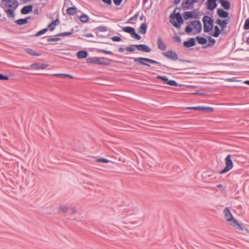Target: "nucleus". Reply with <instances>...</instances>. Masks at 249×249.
Listing matches in <instances>:
<instances>
[{
	"instance_id": "nucleus-1",
	"label": "nucleus",
	"mask_w": 249,
	"mask_h": 249,
	"mask_svg": "<svg viewBox=\"0 0 249 249\" xmlns=\"http://www.w3.org/2000/svg\"><path fill=\"white\" fill-rule=\"evenodd\" d=\"M177 9L181 10V8H176V9L171 13L169 16L170 21L171 24L176 28L179 29L181 25L183 23L184 20L181 14L179 12L176 13Z\"/></svg>"
},
{
	"instance_id": "nucleus-2",
	"label": "nucleus",
	"mask_w": 249,
	"mask_h": 249,
	"mask_svg": "<svg viewBox=\"0 0 249 249\" xmlns=\"http://www.w3.org/2000/svg\"><path fill=\"white\" fill-rule=\"evenodd\" d=\"M9 3H7L4 4V7L9 8L5 10V12L8 18H14L15 17L14 11L18 8L19 4L17 0H11Z\"/></svg>"
},
{
	"instance_id": "nucleus-3",
	"label": "nucleus",
	"mask_w": 249,
	"mask_h": 249,
	"mask_svg": "<svg viewBox=\"0 0 249 249\" xmlns=\"http://www.w3.org/2000/svg\"><path fill=\"white\" fill-rule=\"evenodd\" d=\"M224 213L227 221L231 222V225L235 228L241 231L243 230V228L242 226L234 219L228 208H226L224 210Z\"/></svg>"
},
{
	"instance_id": "nucleus-4",
	"label": "nucleus",
	"mask_w": 249,
	"mask_h": 249,
	"mask_svg": "<svg viewBox=\"0 0 249 249\" xmlns=\"http://www.w3.org/2000/svg\"><path fill=\"white\" fill-rule=\"evenodd\" d=\"M112 60L105 58L101 57L100 58L94 57H88L87 58V62L88 63H93L100 65L108 66L110 65Z\"/></svg>"
},
{
	"instance_id": "nucleus-5",
	"label": "nucleus",
	"mask_w": 249,
	"mask_h": 249,
	"mask_svg": "<svg viewBox=\"0 0 249 249\" xmlns=\"http://www.w3.org/2000/svg\"><path fill=\"white\" fill-rule=\"evenodd\" d=\"M236 154L228 155L225 158V166L219 172V174H223L226 173L231 170L233 166L231 158L236 160L235 157Z\"/></svg>"
},
{
	"instance_id": "nucleus-6",
	"label": "nucleus",
	"mask_w": 249,
	"mask_h": 249,
	"mask_svg": "<svg viewBox=\"0 0 249 249\" xmlns=\"http://www.w3.org/2000/svg\"><path fill=\"white\" fill-rule=\"evenodd\" d=\"M202 22L203 23V31L205 33H209L213 30L214 23L212 18L205 15L202 18Z\"/></svg>"
},
{
	"instance_id": "nucleus-7",
	"label": "nucleus",
	"mask_w": 249,
	"mask_h": 249,
	"mask_svg": "<svg viewBox=\"0 0 249 249\" xmlns=\"http://www.w3.org/2000/svg\"><path fill=\"white\" fill-rule=\"evenodd\" d=\"M134 62L137 64V65H144L148 67H150V65L149 64L146 63V62H148L151 64H157L160 66H161V63H160L159 62L146 57L134 58Z\"/></svg>"
},
{
	"instance_id": "nucleus-8",
	"label": "nucleus",
	"mask_w": 249,
	"mask_h": 249,
	"mask_svg": "<svg viewBox=\"0 0 249 249\" xmlns=\"http://www.w3.org/2000/svg\"><path fill=\"white\" fill-rule=\"evenodd\" d=\"M194 28L196 29L197 33H199L202 30V25L201 22L199 20H195L191 21L190 24L187 26L185 29V32L187 34L191 33Z\"/></svg>"
},
{
	"instance_id": "nucleus-9",
	"label": "nucleus",
	"mask_w": 249,
	"mask_h": 249,
	"mask_svg": "<svg viewBox=\"0 0 249 249\" xmlns=\"http://www.w3.org/2000/svg\"><path fill=\"white\" fill-rule=\"evenodd\" d=\"M162 54L171 60L176 61L178 60L182 63H190L191 61L187 60L178 59L177 53L172 50H168L166 52L162 53Z\"/></svg>"
},
{
	"instance_id": "nucleus-10",
	"label": "nucleus",
	"mask_w": 249,
	"mask_h": 249,
	"mask_svg": "<svg viewBox=\"0 0 249 249\" xmlns=\"http://www.w3.org/2000/svg\"><path fill=\"white\" fill-rule=\"evenodd\" d=\"M121 28L124 32L129 34L135 39L140 40L142 38L141 36L136 32L134 28L130 26L122 27Z\"/></svg>"
},
{
	"instance_id": "nucleus-11",
	"label": "nucleus",
	"mask_w": 249,
	"mask_h": 249,
	"mask_svg": "<svg viewBox=\"0 0 249 249\" xmlns=\"http://www.w3.org/2000/svg\"><path fill=\"white\" fill-rule=\"evenodd\" d=\"M121 28L124 32L129 34L135 39L140 40L142 38L141 36L136 32L134 28L130 26L122 27Z\"/></svg>"
},
{
	"instance_id": "nucleus-12",
	"label": "nucleus",
	"mask_w": 249,
	"mask_h": 249,
	"mask_svg": "<svg viewBox=\"0 0 249 249\" xmlns=\"http://www.w3.org/2000/svg\"><path fill=\"white\" fill-rule=\"evenodd\" d=\"M156 78L158 79L161 80L164 84H167L169 86L177 87L178 85L176 81L173 80H169L167 77L166 76L158 75L156 77Z\"/></svg>"
},
{
	"instance_id": "nucleus-13",
	"label": "nucleus",
	"mask_w": 249,
	"mask_h": 249,
	"mask_svg": "<svg viewBox=\"0 0 249 249\" xmlns=\"http://www.w3.org/2000/svg\"><path fill=\"white\" fill-rule=\"evenodd\" d=\"M156 78L158 79L161 80L164 84H167L169 86L177 87L178 85L176 81L173 80H169L167 77L166 76L158 75L156 77Z\"/></svg>"
},
{
	"instance_id": "nucleus-14",
	"label": "nucleus",
	"mask_w": 249,
	"mask_h": 249,
	"mask_svg": "<svg viewBox=\"0 0 249 249\" xmlns=\"http://www.w3.org/2000/svg\"><path fill=\"white\" fill-rule=\"evenodd\" d=\"M229 21L230 19L228 18L224 19L223 20H221L220 18H217L215 21V23L221 27L223 34H226V32H225L224 30L227 27Z\"/></svg>"
},
{
	"instance_id": "nucleus-15",
	"label": "nucleus",
	"mask_w": 249,
	"mask_h": 249,
	"mask_svg": "<svg viewBox=\"0 0 249 249\" xmlns=\"http://www.w3.org/2000/svg\"><path fill=\"white\" fill-rule=\"evenodd\" d=\"M183 18L185 20L189 19L197 18L198 17V14L195 11H186L184 12L183 14Z\"/></svg>"
},
{
	"instance_id": "nucleus-16",
	"label": "nucleus",
	"mask_w": 249,
	"mask_h": 249,
	"mask_svg": "<svg viewBox=\"0 0 249 249\" xmlns=\"http://www.w3.org/2000/svg\"><path fill=\"white\" fill-rule=\"evenodd\" d=\"M187 109L198 110L203 111L204 112L210 113L213 111V108L212 107H187Z\"/></svg>"
},
{
	"instance_id": "nucleus-17",
	"label": "nucleus",
	"mask_w": 249,
	"mask_h": 249,
	"mask_svg": "<svg viewBox=\"0 0 249 249\" xmlns=\"http://www.w3.org/2000/svg\"><path fill=\"white\" fill-rule=\"evenodd\" d=\"M196 2L191 0H184L182 2L181 6L184 10L190 9L194 7V4Z\"/></svg>"
},
{
	"instance_id": "nucleus-18",
	"label": "nucleus",
	"mask_w": 249,
	"mask_h": 249,
	"mask_svg": "<svg viewBox=\"0 0 249 249\" xmlns=\"http://www.w3.org/2000/svg\"><path fill=\"white\" fill-rule=\"evenodd\" d=\"M135 47L139 51L144 53H149L151 49L148 45L145 44H134Z\"/></svg>"
},
{
	"instance_id": "nucleus-19",
	"label": "nucleus",
	"mask_w": 249,
	"mask_h": 249,
	"mask_svg": "<svg viewBox=\"0 0 249 249\" xmlns=\"http://www.w3.org/2000/svg\"><path fill=\"white\" fill-rule=\"evenodd\" d=\"M216 13L219 18H224V19H228V18L229 19H230L229 13L228 12L226 11L225 10L221 9V8H218L217 9Z\"/></svg>"
},
{
	"instance_id": "nucleus-20",
	"label": "nucleus",
	"mask_w": 249,
	"mask_h": 249,
	"mask_svg": "<svg viewBox=\"0 0 249 249\" xmlns=\"http://www.w3.org/2000/svg\"><path fill=\"white\" fill-rule=\"evenodd\" d=\"M48 66V65L44 63H35L31 65L29 67L32 69L44 70Z\"/></svg>"
},
{
	"instance_id": "nucleus-21",
	"label": "nucleus",
	"mask_w": 249,
	"mask_h": 249,
	"mask_svg": "<svg viewBox=\"0 0 249 249\" xmlns=\"http://www.w3.org/2000/svg\"><path fill=\"white\" fill-rule=\"evenodd\" d=\"M206 4L207 9L211 11H213L217 6L216 0H207Z\"/></svg>"
},
{
	"instance_id": "nucleus-22",
	"label": "nucleus",
	"mask_w": 249,
	"mask_h": 249,
	"mask_svg": "<svg viewBox=\"0 0 249 249\" xmlns=\"http://www.w3.org/2000/svg\"><path fill=\"white\" fill-rule=\"evenodd\" d=\"M184 47L186 48H190L193 47L196 44V41L195 38H189L187 41H185L183 43Z\"/></svg>"
},
{
	"instance_id": "nucleus-23",
	"label": "nucleus",
	"mask_w": 249,
	"mask_h": 249,
	"mask_svg": "<svg viewBox=\"0 0 249 249\" xmlns=\"http://www.w3.org/2000/svg\"><path fill=\"white\" fill-rule=\"evenodd\" d=\"M33 5L30 4L29 5L24 6L21 10V14L23 15H27L33 11Z\"/></svg>"
},
{
	"instance_id": "nucleus-24",
	"label": "nucleus",
	"mask_w": 249,
	"mask_h": 249,
	"mask_svg": "<svg viewBox=\"0 0 249 249\" xmlns=\"http://www.w3.org/2000/svg\"><path fill=\"white\" fill-rule=\"evenodd\" d=\"M219 2L223 7V9L228 10L231 8V3L228 0H219Z\"/></svg>"
},
{
	"instance_id": "nucleus-25",
	"label": "nucleus",
	"mask_w": 249,
	"mask_h": 249,
	"mask_svg": "<svg viewBox=\"0 0 249 249\" xmlns=\"http://www.w3.org/2000/svg\"><path fill=\"white\" fill-rule=\"evenodd\" d=\"M157 45L158 48L162 51L165 50L167 47L166 44L160 37H158L157 39Z\"/></svg>"
},
{
	"instance_id": "nucleus-26",
	"label": "nucleus",
	"mask_w": 249,
	"mask_h": 249,
	"mask_svg": "<svg viewBox=\"0 0 249 249\" xmlns=\"http://www.w3.org/2000/svg\"><path fill=\"white\" fill-rule=\"evenodd\" d=\"M77 57L79 59H83L86 58L88 55V53L85 50H81L77 53Z\"/></svg>"
},
{
	"instance_id": "nucleus-27",
	"label": "nucleus",
	"mask_w": 249,
	"mask_h": 249,
	"mask_svg": "<svg viewBox=\"0 0 249 249\" xmlns=\"http://www.w3.org/2000/svg\"><path fill=\"white\" fill-rule=\"evenodd\" d=\"M147 24L146 23H142L138 29L139 32L141 34H145L147 32Z\"/></svg>"
},
{
	"instance_id": "nucleus-28",
	"label": "nucleus",
	"mask_w": 249,
	"mask_h": 249,
	"mask_svg": "<svg viewBox=\"0 0 249 249\" xmlns=\"http://www.w3.org/2000/svg\"><path fill=\"white\" fill-rule=\"evenodd\" d=\"M30 17H28L24 18H20L16 20L15 21V23H16L18 25H24L28 23V20L30 19Z\"/></svg>"
},
{
	"instance_id": "nucleus-29",
	"label": "nucleus",
	"mask_w": 249,
	"mask_h": 249,
	"mask_svg": "<svg viewBox=\"0 0 249 249\" xmlns=\"http://www.w3.org/2000/svg\"><path fill=\"white\" fill-rule=\"evenodd\" d=\"M197 43L200 45H205L207 43V40L204 37L197 36L196 37Z\"/></svg>"
},
{
	"instance_id": "nucleus-30",
	"label": "nucleus",
	"mask_w": 249,
	"mask_h": 249,
	"mask_svg": "<svg viewBox=\"0 0 249 249\" xmlns=\"http://www.w3.org/2000/svg\"><path fill=\"white\" fill-rule=\"evenodd\" d=\"M77 12V9L74 6L69 7L66 10L67 14L69 15H73L75 14Z\"/></svg>"
},
{
	"instance_id": "nucleus-31",
	"label": "nucleus",
	"mask_w": 249,
	"mask_h": 249,
	"mask_svg": "<svg viewBox=\"0 0 249 249\" xmlns=\"http://www.w3.org/2000/svg\"><path fill=\"white\" fill-rule=\"evenodd\" d=\"M25 52L33 56H38L41 55V53L36 52L31 48L25 49Z\"/></svg>"
},
{
	"instance_id": "nucleus-32",
	"label": "nucleus",
	"mask_w": 249,
	"mask_h": 249,
	"mask_svg": "<svg viewBox=\"0 0 249 249\" xmlns=\"http://www.w3.org/2000/svg\"><path fill=\"white\" fill-rule=\"evenodd\" d=\"M221 33H222L221 30L217 26H215L214 27V32L212 34V36L214 37H218Z\"/></svg>"
},
{
	"instance_id": "nucleus-33",
	"label": "nucleus",
	"mask_w": 249,
	"mask_h": 249,
	"mask_svg": "<svg viewBox=\"0 0 249 249\" xmlns=\"http://www.w3.org/2000/svg\"><path fill=\"white\" fill-rule=\"evenodd\" d=\"M208 40H209V43L208 44H207V45L205 46H203V48H207V47H212L213 45H214L215 43V40L211 37V36H209L208 37Z\"/></svg>"
},
{
	"instance_id": "nucleus-34",
	"label": "nucleus",
	"mask_w": 249,
	"mask_h": 249,
	"mask_svg": "<svg viewBox=\"0 0 249 249\" xmlns=\"http://www.w3.org/2000/svg\"><path fill=\"white\" fill-rule=\"evenodd\" d=\"M89 19V16L85 14H82L79 17V20L81 22L83 23H86L88 21Z\"/></svg>"
},
{
	"instance_id": "nucleus-35",
	"label": "nucleus",
	"mask_w": 249,
	"mask_h": 249,
	"mask_svg": "<svg viewBox=\"0 0 249 249\" xmlns=\"http://www.w3.org/2000/svg\"><path fill=\"white\" fill-rule=\"evenodd\" d=\"M53 76H57V77H62V78H73V76L71 75H70L69 74H65V73H56V74H54L53 75Z\"/></svg>"
},
{
	"instance_id": "nucleus-36",
	"label": "nucleus",
	"mask_w": 249,
	"mask_h": 249,
	"mask_svg": "<svg viewBox=\"0 0 249 249\" xmlns=\"http://www.w3.org/2000/svg\"><path fill=\"white\" fill-rule=\"evenodd\" d=\"M95 50L98 53H103L106 54H114V53L111 51H107V50H105L102 49L96 48Z\"/></svg>"
},
{
	"instance_id": "nucleus-37",
	"label": "nucleus",
	"mask_w": 249,
	"mask_h": 249,
	"mask_svg": "<svg viewBox=\"0 0 249 249\" xmlns=\"http://www.w3.org/2000/svg\"><path fill=\"white\" fill-rule=\"evenodd\" d=\"M97 32H106L108 30L107 28L103 26H100L95 28V29Z\"/></svg>"
},
{
	"instance_id": "nucleus-38",
	"label": "nucleus",
	"mask_w": 249,
	"mask_h": 249,
	"mask_svg": "<svg viewBox=\"0 0 249 249\" xmlns=\"http://www.w3.org/2000/svg\"><path fill=\"white\" fill-rule=\"evenodd\" d=\"M48 31V28H44L40 31H38L36 35L35 36H38L42 35L44 34Z\"/></svg>"
},
{
	"instance_id": "nucleus-39",
	"label": "nucleus",
	"mask_w": 249,
	"mask_h": 249,
	"mask_svg": "<svg viewBox=\"0 0 249 249\" xmlns=\"http://www.w3.org/2000/svg\"><path fill=\"white\" fill-rule=\"evenodd\" d=\"M70 35H71V33H69V32H66L60 33L57 34L55 36H69Z\"/></svg>"
},
{
	"instance_id": "nucleus-40",
	"label": "nucleus",
	"mask_w": 249,
	"mask_h": 249,
	"mask_svg": "<svg viewBox=\"0 0 249 249\" xmlns=\"http://www.w3.org/2000/svg\"><path fill=\"white\" fill-rule=\"evenodd\" d=\"M244 29L245 30H249V18H247L244 25Z\"/></svg>"
},
{
	"instance_id": "nucleus-41",
	"label": "nucleus",
	"mask_w": 249,
	"mask_h": 249,
	"mask_svg": "<svg viewBox=\"0 0 249 249\" xmlns=\"http://www.w3.org/2000/svg\"><path fill=\"white\" fill-rule=\"evenodd\" d=\"M135 46H133V45H132L130 46L126 47L125 48V50L130 52H133L135 51L134 49Z\"/></svg>"
},
{
	"instance_id": "nucleus-42",
	"label": "nucleus",
	"mask_w": 249,
	"mask_h": 249,
	"mask_svg": "<svg viewBox=\"0 0 249 249\" xmlns=\"http://www.w3.org/2000/svg\"><path fill=\"white\" fill-rule=\"evenodd\" d=\"M59 209L63 212H67L68 210V208L67 207V206L65 205H60L59 207Z\"/></svg>"
},
{
	"instance_id": "nucleus-43",
	"label": "nucleus",
	"mask_w": 249,
	"mask_h": 249,
	"mask_svg": "<svg viewBox=\"0 0 249 249\" xmlns=\"http://www.w3.org/2000/svg\"><path fill=\"white\" fill-rule=\"evenodd\" d=\"M139 16V12L135 14L133 17H132L131 18H129V21L127 22L128 23L129 22L133 21V20H136L138 17Z\"/></svg>"
},
{
	"instance_id": "nucleus-44",
	"label": "nucleus",
	"mask_w": 249,
	"mask_h": 249,
	"mask_svg": "<svg viewBox=\"0 0 249 249\" xmlns=\"http://www.w3.org/2000/svg\"><path fill=\"white\" fill-rule=\"evenodd\" d=\"M96 161L103 163H107L109 162V160L105 158H100L96 160Z\"/></svg>"
},
{
	"instance_id": "nucleus-45",
	"label": "nucleus",
	"mask_w": 249,
	"mask_h": 249,
	"mask_svg": "<svg viewBox=\"0 0 249 249\" xmlns=\"http://www.w3.org/2000/svg\"><path fill=\"white\" fill-rule=\"evenodd\" d=\"M111 39L113 41L115 42H119L121 41L122 39L119 36H114L111 37Z\"/></svg>"
},
{
	"instance_id": "nucleus-46",
	"label": "nucleus",
	"mask_w": 249,
	"mask_h": 249,
	"mask_svg": "<svg viewBox=\"0 0 249 249\" xmlns=\"http://www.w3.org/2000/svg\"><path fill=\"white\" fill-rule=\"evenodd\" d=\"M61 39L59 37H50L47 39L48 42H51V41H57L60 40Z\"/></svg>"
},
{
	"instance_id": "nucleus-47",
	"label": "nucleus",
	"mask_w": 249,
	"mask_h": 249,
	"mask_svg": "<svg viewBox=\"0 0 249 249\" xmlns=\"http://www.w3.org/2000/svg\"><path fill=\"white\" fill-rule=\"evenodd\" d=\"M9 79V77L7 75H3L1 73H0V80H8Z\"/></svg>"
},
{
	"instance_id": "nucleus-48",
	"label": "nucleus",
	"mask_w": 249,
	"mask_h": 249,
	"mask_svg": "<svg viewBox=\"0 0 249 249\" xmlns=\"http://www.w3.org/2000/svg\"><path fill=\"white\" fill-rule=\"evenodd\" d=\"M55 26H54L52 22H51L48 25L47 28H48L50 31H53L54 30Z\"/></svg>"
},
{
	"instance_id": "nucleus-49",
	"label": "nucleus",
	"mask_w": 249,
	"mask_h": 249,
	"mask_svg": "<svg viewBox=\"0 0 249 249\" xmlns=\"http://www.w3.org/2000/svg\"><path fill=\"white\" fill-rule=\"evenodd\" d=\"M173 39L174 40L178 42V43H180L181 42V38L180 37V36H175L174 37H173Z\"/></svg>"
},
{
	"instance_id": "nucleus-50",
	"label": "nucleus",
	"mask_w": 249,
	"mask_h": 249,
	"mask_svg": "<svg viewBox=\"0 0 249 249\" xmlns=\"http://www.w3.org/2000/svg\"><path fill=\"white\" fill-rule=\"evenodd\" d=\"M60 22L59 19L58 18H57L55 20L52 21L51 22L54 26H56L57 25L59 24Z\"/></svg>"
},
{
	"instance_id": "nucleus-51",
	"label": "nucleus",
	"mask_w": 249,
	"mask_h": 249,
	"mask_svg": "<svg viewBox=\"0 0 249 249\" xmlns=\"http://www.w3.org/2000/svg\"><path fill=\"white\" fill-rule=\"evenodd\" d=\"M113 1L115 5L119 6L121 4L123 0H113Z\"/></svg>"
},
{
	"instance_id": "nucleus-52",
	"label": "nucleus",
	"mask_w": 249,
	"mask_h": 249,
	"mask_svg": "<svg viewBox=\"0 0 249 249\" xmlns=\"http://www.w3.org/2000/svg\"><path fill=\"white\" fill-rule=\"evenodd\" d=\"M103 2L107 4L108 5H110L112 3L111 0H102Z\"/></svg>"
},
{
	"instance_id": "nucleus-53",
	"label": "nucleus",
	"mask_w": 249,
	"mask_h": 249,
	"mask_svg": "<svg viewBox=\"0 0 249 249\" xmlns=\"http://www.w3.org/2000/svg\"><path fill=\"white\" fill-rule=\"evenodd\" d=\"M193 94H195V95H204L205 94V93L203 92H194V93H192Z\"/></svg>"
},
{
	"instance_id": "nucleus-54",
	"label": "nucleus",
	"mask_w": 249,
	"mask_h": 249,
	"mask_svg": "<svg viewBox=\"0 0 249 249\" xmlns=\"http://www.w3.org/2000/svg\"><path fill=\"white\" fill-rule=\"evenodd\" d=\"M83 36H86V37H93V35L92 34H91V33H88V34H84Z\"/></svg>"
},
{
	"instance_id": "nucleus-55",
	"label": "nucleus",
	"mask_w": 249,
	"mask_h": 249,
	"mask_svg": "<svg viewBox=\"0 0 249 249\" xmlns=\"http://www.w3.org/2000/svg\"><path fill=\"white\" fill-rule=\"evenodd\" d=\"M125 49L123 47H120L119 49H118V51L120 53H122L123 52H124V51L125 50Z\"/></svg>"
},
{
	"instance_id": "nucleus-56",
	"label": "nucleus",
	"mask_w": 249,
	"mask_h": 249,
	"mask_svg": "<svg viewBox=\"0 0 249 249\" xmlns=\"http://www.w3.org/2000/svg\"><path fill=\"white\" fill-rule=\"evenodd\" d=\"M203 176H204L205 177H211V175L210 174H208V172L204 173L203 174Z\"/></svg>"
},
{
	"instance_id": "nucleus-57",
	"label": "nucleus",
	"mask_w": 249,
	"mask_h": 249,
	"mask_svg": "<svg viewBox=\"0 0 249 249\" xmlns=\"http://www.w3.org/2000/svg\"><path fill=\"white\" fill-rule=\"evenodd\" d=\"M181 0H174V3L175 4L177 5L178 4Z\"/></svg>"
},
{
	"instance_id": "nucleus-58",
	"label": "nucleus",
	"mask_w": 249,
	"mask_h": 249,
	"mask_svg": "<svg viewBox=\"0 0 249 249\" xmlns=\"http://www.w3.org/2000/svg\"><path fill=\"white\" fill-rule=\"evenodd\" d=\"M34 13L36 14V15H38V13H39V11H38V9L36 8L34 10Z\"/></svg>"
},
{
	"instance_id": "nucleus-59",
	"label": "nucleus",
	"mask_w": 249,
	"mask_h": 249,
	"mask_svg": "<svg viewBox=\"0 0 249 249\" xmlns=\"http://www.w3.org/2000/svg\"><path fill=\"white\" fill-rule=\"evenodd\" d=\"M72 213H76L77 212V210L75 208H72Z\"/></svg>"
},
{
	"instance_id": "nucleus-60",
	"label": "nucleus",
	"mask_w": 249,
	"mask_h": 249,
	"mask_svg": "<svg viewBox=\"0 0 249 249\" xmlns=\"http://www.w3.org/2000/svg\"><path fill=\"white\" fill-rule=\"evenodd\" d=\"M11 0H2V2H5L6 3H9Z\"/></svg>"
},
{
	"instance_id": "nucleus-61",
	"label": "nucleus",
	"mask_w": 249,
	"mask_h": 249,
	"mask_svg": "<svg viewBox=\"0 0 249 249\" xmlns=\"http://www.w3.org/2000/svg\"><path fill=\"white\" fill-rule=\"evenodd\" d=\"M74 32V29L73 28L71 29V31L69 32V33H71V35H72Z\"/></svg>"
},
{
	"instance_id": "nucleus-62",
	"label": "nucleus",
	"mask_w": 249,
	"mask_h": 249,
	"mask_svg": "<svg viewBox=\"0 0 249 249\" xmlns=\"http://www.w3.org/2000/svg\"><path fill=\"white\" fill-rule=\"evenodd\" d=\"M244 83L246 85H249V80H246L244 82Z\"/></svg>"
},
{
	"instance_id": "nucleus-63",
	"label": "nucleus",
	"mask_w": 249,
	"mask_h": 249,
	"mask_svg": "<svg viewBox=\"0 0 249 249\" xmlns=\"http://www.w3.org/2000/svg\"><path fill=\"white\" fill-rule=\"evenodd\" d=\"M216 187H217V188H221V187H222V185L221 184H218V185H217V186H216Z\"/></svg>"
},
{
	"instance_id": "nucleus-64",
	"label": "nucleus",
	"mask_w": 249,
	"mask_h": 249,
	"mask_svg": "<svg viewBox=\"0 0 249 249\" xmlns=\"http://www.w3.org/2000/svg\"><path fill=\"white\" fill-rule=\"evenodd\" d=\"M247 43L249 44V37L247 39Z\"/></svg>"
}]
</instances>
